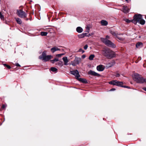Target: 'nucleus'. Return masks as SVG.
<instances>
[{
    "mask_svg": "<svg viewBox=\"0 0 146 146\" xmlns=\"http://www.w3.org/2000/svg\"><path fill=\"white\" fill-rule=\"evenodd\" d=\"M102 51L103 55L108 58H112L116 56L114 52L108 48H106L102 50Z\"/></svg>",
    "mask_w": 146,
    "mask_h": 146,
    "instance_id": "f257e3e1",
    "label": "nucleus"
},
{
    "mask_svg": "<svg viewBox=\"0 0 146 146\" xmlns=\"http://www.w3.org/2000/svg\"><path fill=\"white\" fill-rule=\"evenodd\" d=\"M132 22L135 24H136L137 23H139L142 25H143L145 23V21L142 19V16L140 14L135 15Z\"/></svg>",
    "mask_w": 146,
    "mask_h": 146,
    "instance_id": "f03ea898",
    "label": "nucleus"
},
{
    "mask_svg": "<svg viewBox=\"0 0 146 146\" xmlns=\"http://www.w3.org/2000/svg\"><path fill=\"white\" fill-rule=\"evenodd\" d=\"M46 51H43L42 55L39 57V59L42 60L44 62L48 61L52 57V56L50 55L46 56Z\"/></svg>",
    "mask_w": 146,
    "mask_h": 146,
    "instance_id": "7ed1b4c3",
    "label": "nucleus"
},
{
    "mask_svg": "<svg viewBox=\"0 0 146 146\" xmlns=\"http://www.w3.org/2000/svg\"><path fill=\"white\" fill-rule=\"evenodd\" d=\"M144 79V78H143L141 75L137 74H135L134 75L133 79L137 83H143Z\"/></svg>",
    "mask_w": 146,
    "mask_h": 146,
    "instance_id": "20e7f679",
    "label": "nucleus"
},
{
    "mask_svg": "<svg viewBox=\"0 0 146 146\" xmlns=\"http://www.w3.org/2000/svg\"><path fill=\"white\" fill-rule=\"evenodd\" d=\"M101 40L103 43H104L107 46L114 48L115 47L114 44L109 40L107 39V38H101Z\"/></svg>",
    "mask_w": 146,
    "mask_h": 146,
    "instance_id": "39448f33",
    "label": "nucleus"
},
{
    "mask_svg": "<svg viewBox=\"0 0 146 146\" xmlns=\"http://www.w3.org/2000/svg\"><path fill=\"white\" fill-rule=\"evenodd\" d=\"M17 13L18 16L21 18H25L27 17V14L21 10H17Z\"/></svg>",
    "mask_w": 146,
    "mask_h": 146,
    "instance_id": "423d86ee",
    "label": "nucleus"
},
{
    "mask_svg": "<svg viewBox=\"0 0 146 146\" xmlns=\"http://www.w3.org/2000/svg\"><path fill=\"white\" fill-rule=\"evenodd\" d=\"M70 73L71 74L74 75L76 77L77 79L80 77L79 73L77 70L70 71Z\"/></svg>",
    "mask_w": 146,
    "mask_h": 146,
    "instance_id": "0eeeda50",
    "label": "nucleus"
},
{
    "mask_svg": "<svg viewBox=\"0 0 146 146\" xmlns=\"http://www.w3.org/2000/svg\"><path fill=\"white\" fill-rule=\"evenodd\" d=\"M88 74L92 75L95 76H100V75L99 74L91 70L89 71L88 72Z\"/></svg>",
    "mask_w": 146,
    "mask_h": 146,
    "instance_id": "6e6552de",
    "label": "nucleus"
},
{
    "mask_svg": "<svg viewBox=\"0 0 146 146\" xmlns=\"http://www.w3.org/2000/svg\"><path fill=\"white\" fill-rule=\"evenodd\" d=\"M121 10L123 11L125 13H127L129 12V9L127 7L124 6L123 7V8L121 9Z\"/></svg>",
    "mask_w": 146,
    "mask_h": 146,
    "instance_id": "1a4fd4ad",
    "label": "nucleus"
},
{
    "mask_svg": "<svg viewBox=\"0 0 146 146\" xmlns=\"http://www.w3.org/2000/svg\"><path fill=\"white\" fill-rule=\"evenodd\" d=\"M104 69V67L103 65H100L97 67V70L99 71H102Z\"/></svg>",
    "mask_w": 146,
    "mask_h": 146,
    "instance_id": "9d476101",
    "label": "nucleus"
},
{
    "mask_svg": "<svg viewBox=\"0 0 146 146\" xmlns=\"http://www.w3.org/2000/svg\"><path fill=\"white\" fill-rule=\"evenodd\" d=\"M122 36L123 35L122 34H118L116 38L120 40L123 41L124 40V38Z\"/></svg>",
    "mask_w": 146,
    "mask_h": 146,
    "instance_id": "9b49d317",
    "label": "nucleus"
},
{
    "mask_svg": "<svg viewBox=\"0 0 146 146\" xmlns=\"http://www.w3.org/2000/svg\"><path fill=\"white\" fill-rule=\"evenodd\" d=\"M62 60L64 62V65H67L68 62L67 57L66 56L62 58Z\"/></svg>",
    "mask_w": 146,
    "mask_h": 146,
    "instance_id": "f8f14e48",
    "label": "nucleus"
},
{
    "mask_svg": "<svg viewBox=\"0 0 146 146\" xmlns=\"http://www.w3.org/2000/svg\"><path fill=\"white\" fill-rule=\"evenodd\" d=\"M136 47L137 48H141L143 46V44L141 42H138L136 44Z\"/></svg>",
    "mask_w": 146,
    "mask_h": 146,
    "instance_id": "ddd939ff",
    "label": "nucleus"
},
{
    "mask_svg": "<svg viewBox=\"0 0 146 146\" xmlns=\"http://www.w3.org/2000/svg\"><path fill=\"white\" fill-rule=\"evenodd\" d=\"M60 49L56 47H53L51 49V51L52 53H54L55 52L58 51L60 50Z\"/></svg>",
    "mask_w": 146,
    "mask_h": 146,
    "instance_id": "4468645a",
    "label": "nucleus"
},
{
    "mask_svg": "<svg viewBox=\"0 0 146 146\" xmlns=\"http://www.w3.org/2000/svg\"><path fill=\"white\" fill-rule=\"evenodd\" d=\"M76 31L78 33H80L83 32V29L82 27H79L76 28Z\"/></svg>",
    "mask_w": 146,
    "mask_h": 146,
    "instance_id": "2eb2a0df",
    "label": "nucleus"
},
{
    "mask_svg": "<svg viewBox=\"0 0 146 146\" xmlns=\"http://www.w3.org/2000/svg\"><path fill=\"white\" fill-rule=\"evenodd\" d=\"M74 61L76 64H78L81 61V58H80L76 57Z\"/></svg>",
    "mask_w": 146,
    "mask_h": 146,
    "instance_id": "dca6fc26",
    "label": "nucleus"
},
{
    "mask_svg": "<svg viewBox=\"0 0 146 146\" xmlns=\"http://www.w3.org/2000/svg\"><path fill=\"white\" fill-rule=\"evenodd\" d=\"M123 83L122 82H119L117 81L116 85L117 86L122 87Z\"/></svg>",
    "mask_w": 146,
    "mask_h": 146,
    "instance_id": "f3484780",
    "label": "nucleus"
},
{
    "mask_svg": "<svg viewBox=\"0 0 146 146\" xmlns=\"http://www.w3.org/2000/svg\"><path fill=\"white\" fill-rule=\"evenodd\" d=\"M101 23L102 25L106 26L107 25L108 23L106 21L102 20L101 21Z\"/></svg>",
    "mask_w": 146,
    "mask_h": 146,
    "instance_id": "a211bd4d",
    "label": "nucleus"
},
{
    "mask_svg": "<svg viewBox=\"0 0 146 146\" xmlns=\"http://www.w3.org/2000/svg\"><path fill=\"white\" fill-rule=\"evenodd\" d=\"M117 81L116 80H113L111 81L109 83V84L113 85H116V84L117 82Z\"/></svg>",
    "mask_w": 146,
    "mask_h": 146,
    "instance_id": "6ab92c4d",
    "label": "nucleus"
},
{
    "mask_svg": "<svg viewBox=\"0 0 146 146\" xmlns=\"http://www.w3.org/2000/svg\"><path fill=\"white\" fill-rule=\"evenodd\" d=\"M16 20L17 23L19 24H21L22 23V21L21 19L19 18H15Z\"/></svg>",
    "mask_w": 146,
    "mask_h": 146,
    "instance_id": "aec40b11",
    "label": "nucleus"
},
{
    "mask_svg": "<svg viewBox=\"0 0 146 146\" xmlns=\"http://www.w3.org/2000/svg\"><path fill=\"white\" fill-rule=\"evenodd\" d=\"M110 33L111 35L115 36V37L117 36V35H118V34L113 31H110Z\"/></svg>",
    "mask_w": 146,
    "mask_h": 146,
    "instance_id": "412c9836",
    "label": "nucleus"
},
{
    "mask_svg": "<svg viewBox=\"0 0 146 146\" xmlns=\"http://www.w3.org/2000/svg\"><path fill=\"white\" fill-rule=\"evenodd\" d=\"M79 80L84 83H86L87 82V81L86 79L81 78H80Z\"/></svg>",
    "mask_w": 146,
    "mask_h": 146,
    "instance_id": "4be33fe9",
    "label": "nucleus"
},
{
    "mask_svg": "<svg viewBox=\"0 0 146 146\" xmlns=\"http://www.w3.org/2000/svg\"><path fill=\"white\" fill-rule=\"evenodd\" d=\"M50 70L53 72H57V69L54 67H51L50 68Z\"/></svg>",
    "mask_w": 146,
    "mask_h": 146,
    "instance_id": "5701e85b",
    "label": "nucleus"
},
{
    "mask_svg": "<svg viewBox=\"0 0 146 146\" xmlns=\"http://www.w3.org/2000/svg\"><path fill=\"white\" fill-rule=\"evenodd\" d=\"M47 34L48 33L46 32H40V35L42 36H46Z\"/></svg>",
    "mask_w": 146,
    "mask_h": 146,
    "instance_id": "b1692460",
    "label": "nucleus"
},
{
    "mask_svg": "<svg viewBox=\"0 0 146 146\" xmlns=\"http://www.w3.org/2000/svg\"><path fill=\"white\" fill-rule=\"evenodd\" d=\"M58 58H55L54 59L52 60H50V61H51V62L52 63H54V62H57V61H58Z\"/></svg>",
    "mask_w": 146,
    "mask_h": 146,
    "instance_id": "393cba45",
    "label": "nucleus"
},
{
    "mask_svg": "<svg viewBox=\"0 0 146 146\" xmlns=\"http://www.w3.org/2000/svg\"><path fill=\"white\" fill-rule=\"evenodd\" d=\"M95 56L93 54H91L90 55L89 57V59L90 60H92Z\"/></svg>",
    "mask_w": 146,
    "mask_h": 146,
    "instance_id": "a878e982",
    "label": "nucleus"
},
{
    "mask_svg": "<svg viewBox=\"0 0 146 146\" xmlns=\"http://www.w3.org/2000/svg\"><path fill=\"white\" fill-rule=\"evenodd\" d=\"M123 20L128 23H129L131 22V21L127 19H124Z\"/></svg>",
    "mask_w": 146,
    "mask_h": 146,
    "instance_id": "bb28decb",
    "label": "nucleus"
},
{
    "mask_svg": "<svg viewBox=\"0 0 146 146\" xmlns=\"http://www.w3.org/2000/svg\"><path fill=\"white\" fill-rule=\"evenodd\" d=\"M0 18L2 20H3L4 19V15L2 14L1 13V12H0Z\"/></svg>",
    "mask_w": 146,
    "mask_h": 146,
    "instance_id": "cd10ccee",
    "label": "nucleus"
},
{
    "mask_svg": "<svg viewBox=\"0 0 146 146\" xmlns=\"http://www.w3.org/2000/svg\"><path fill=\"white\" fill-rule=\"evenodd\" d=\"M78 36L79 38H82L84 37L82 33L78 35Z\"/></svg>",
    "mask_w": 146,
    "mask_h": 146,
    "instance_id": "c85d7f7f",
    "label": "nucleus"
},
{
    "mask_svg": "<svg viewBox=\"0 0 146 146\" xmlns=\"http://www.w3.org/2000/svg\"><path fill=\"white\" fill-rule=\"evenodd\" d=\"M58 65L62 66L63 65V63L62 61H59L58 63Z\"/></svg>",
    "mask_w": 146,
    "mask_h": 146,
    "instance_id": "c756f323",
    "label": "nucleus"
},
{
    "mask_svg": "<svg viewBox=\"0 0 146 146\" xmlns=\"http://www.w3.org/2000/svg\"><path fill=\"white\" fill-rule=\"evenodd\" d=\"M90 31V28L88 27H87L86 28V31L89 33Z\"/></svg>",
    "mask_w": 146,
    "mask_h": 146,
    "instance_id": "7c9ffc66",
    "label": "nucleus"
},
{
    "mask_svg": "<svg viewBox=\"0 0 146 146\" xmlns=\"http://www.w3.org/2000/svg\"><path fill=\"white\" fill-rule=\"evenodd\" d=\"M3 65L5 66H6L7 68H8L9 69H10L11 68V67L9 66V65H7L6 64H3Z\"/></svg>",
    "mask_w": 146,
    "mask_h": 146,
    "instance_id": "2f4dec72",
    "label": "nucleus"
},
{
    "mask_svg": "<svg viewBox=\"0 0 146 146\" xmlns=\"http://www.w3.org/2000/svg\"><path fill=\"white\" fill-rule=\"evenodd\" d=\"M71 62V64L73 66H76L77 64L74 61L72 62Z\"/></svg>",
    "mask_w": 146,
    "mask_h": 146,
    "instance_id": "473e14b6",
    "label": "nucleus"
},
{
    "mask_svg": "<svg viewBox=\"0 0 146 146\" xmlns=\"http://www.w3.org/2000/svg\"><path fill=\"white\" fill-rule=\"evenodd\" d=\"M64 54H57L56 55V56H57L58 57H60L62 56Z\"/></svg>",
    "mask_w": 146,
    "mask_h": 146,
    "instance_id": "72a5a7b5",
    "label": "nucleus"
},
{
    "mask_svg": "<svg viewBox=\"0 0 146 146\" xmlns=\"http://www.w3.org/2000/svg\"><path fill=\"white\" fill-rule=\"evenodd\" d=\"M88 47V46L87 44H86L84 46V49L85 50H86L87 49Z\"/></svg>",
    "mask_w": 146,
    "mask_h": 146,
    "instance_id": "f704fd0d",
    "label": "nucleus"
},
{
    "mask_svg": "<svg viewBox=\"0 0 146 146\" xmlns=\"http://www.w3.org/2000/svg\"><path fill=\"white\" fill-rule=\"evenodd\" d=\"M15 65L17 66H21L18 63H16Z\"/></svg>",
    "mask_w": 146,
    "mask_h": 146,
    "instance_id": "c9c22d12",
    "label": "nucleus"
},
{
    "mask_svg": "<svg viewBox=\"0 0 146 146\" xmlns=\"http://www.w3.org/2000/svg\"><path fill=\"white\" fill-rule=\"evenodd\" d=\"M115 76L117 77H118L119 76L120 74H119L117 73V74H116Z\"/></svg>",
    "mask_w": 146,
    "mask_h": 146,
    "instance_id": "e433bc0d",
    "label": "nucleus"
},
{
    "mask_svg": "<svg viewBox=\"0 0 146 146\" xmlns=\"http://www.w3.org/2000/svg\"><path fill=\"white\" fill-rule=\"evenodd\" d=\"M6 107V106L4 105H3L2 106V108L3 109L5 108Z\"/></svg>",
    "mask_w": 146,
    "mask_h": 146,
    "instance_id": "4c0bfd02",
    "label": "nucleus"
},
{
    "mask_svg": "<svg viewBox=\"0 0 146 146\" xmlns=\"http://www.w3.org/2000/svg\"><path fill=\"white\" fill-rule=\"evenodd\" d=\"M146 83V78L144 79V80H143V83Z\"/></svg>",
    "mask_w": 146,
    "mask_h": 146,
    "instance_id": "58836bf2",
    "label": "nucleus"
},
{
    "mask_svg": "<svg viewBox=\"0 0 146 146\" xmlns=\"http://www.w3.org/2000/svg\"><path fill=\"white\" fill-rule=\"evenodd\" d=\"M122 87L125 88H129V87H128L127 86H122Z\"/></svg>",
    "mask_w": 146,
    "mask_h": 146,
    "instance_id": "ea45409f",
    "label": "nucleus"
},
{
    "mask_svg": "<svg viewBox=\"0 0 146 146\" xmlns=\"http://www.w3.org/2000/svg\"><path fill=\"white\" fill-rule=\"evenodd\" d=\"M82 34L84 36V37H85V36H86V35L87 34V33H83Z\"/></svg>",
    "mask_w": 146,
    "mask_h": 146,
    "instance_id": "a19ab883",
    "label": "nucleus"
},
{
    "mask_svg": "<svg viewBox=\"0 0 146 146\" xmlns=\"http://www.w3.org/2000/svg\"><path fill=\"white\" fill-rule=\"evenodd\" d=\"M86 57V56L85 55H83L82 56V57L83 58H84Z\"/></svg>",
    "mask_w": 146,
    "mask_h": 146,
    "instance_id": "79ce46f5",
    "label": "nucleus"
},
{
    "mask_svg": "<svg viewBox=\"0 0 146 146\" xmlns=\"http://www.w3.org/2000/svg\"><path fill=\"white\" fill-rule=\"evenodd\" d=\"M115 90V88H112L110 90V91H114Z\"/></svg>",
    "mask_w": 146,
    "mask_h": 146,
    "instance_id": "37998d69",
    "label": "nucleus"
},
{
    "mask_svg": "<svg viewBox=\"0 0 146 146\" xmlns=\"http://www.w3.org/2000/svg\"><path fill=\"white\" fill-rule=\"evenodd\" d=\"M143 89L145 91H146V88H143Z\"/></svg>",
    "mask_w": 146,
    "mask_h": 146,
    "instance_id": "c03bdc74",
    "label": "nucleus"
},
{
    "mask_svg": "<svg viewBox=\"0 0 146 146\" xmlns=\"http://www.w3.org/2000/svg\"><path fill=\"white\" fill-rule=\"evenodd\" d=\"M106 38H110V36H106Z\"/></svg>",
    "mask_w": 146,
    "mask_h": 146,
    "instance_id": "a18cd8bd",
    "label": "nucleus"
},
{
    "mask_svg": "<svg viewBox=\"0 0 146 146\" xmlns=\"http://www.w3.org/2000/svg\"><path fill=\"white\" fill-rule=\"evenodd\" d=\"M91 35H90V34H89V35L88 36H90Z\"/></svg>",
    "mask_w": 146,
    "mask_h": 146,
    "instance_id": "49530a36",
    "label": "nucleus"
},
{
    "mask_svg": "<svg viewBox=\"0 0 146 146\" xmlns=\"http://www.w3.org/2000/svg\"><path fill=\"white\" fill-rule=\"evenodd\" d=\"M84 52V51L83 50L82 51V52Z\"/></svg>",
    "mask_w": 146,
    "mask_h": 146,
    "instance_id": "de8ad7c7",
    "label": "nucleus"
},
{
    "mask_svg": "<svg viewBox=\"0 0 146 146\" xmlns=\"http://www.w3.org/2000/svg\"><path fill=\"white\" fill-rule=\"evenodd\" d=\"M80 50H82V49H80V50H79L80 51Z\"/></svg>",
    "mask_w": 146,
    "mask_h": 146,
    "instance_id": "09e8293b",
    "label": "nucleus"
}]
</instances>
